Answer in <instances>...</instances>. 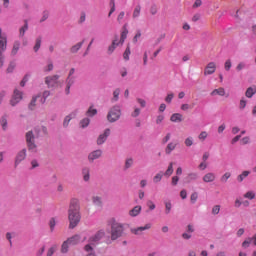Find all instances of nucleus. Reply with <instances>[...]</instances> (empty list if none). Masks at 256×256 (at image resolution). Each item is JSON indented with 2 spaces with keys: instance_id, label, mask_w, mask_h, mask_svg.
Masks as SVG:
<instances>
[{
  "instance_id": "f257e3e1",
  "label": "nucleus",
  "mask_w": 256,
  "mask_h": 256,
  "mask_svg": "<svg viewBox=\"0 0 256 256\" xmlns=\"http://www.w3.org/2000/svg\"><path fill=\"white\" fill-rule=\"evenodd\" d=\"M81 207L79 206V199L74 198L70 201L68 210L69 229H75L81 221Z\"/></svg>"
},
{
  "instance_id": "f03ea898",
  "label": "nucleus",
  "mask_w": 256,
  "mask_h": 256,
  "mask_svg": "<svg viewBox=\"0 0 256 256\" xmlns=\"http://www.w3.org/2000/svg\"><path fill=\"white\" fill-rule=\"evenodd\" d=\"M110 223H111L110 239L111 241H117V239L123 237L125 226L115 221V219H112Z\"/></svg>"
},
{
  "instance_id": "7ed1b4c3",
  "label": "nucleus",
  "mask_w": 256,
  "mask_h": 256,
  "mask_svg": "<svg viewBox=\"0 0 256 256\" xmlns=\"http://www.w3.org/2000/svg\"><path fill=\"white\" fill-rule=\"evenodd\" d=\"M119 119H121V107L113 106L107 114V120L109 123H115L116 121H119Z\"/></svg>"
},
{
  "instance_id": "20e7f679",
  "label": "nucleus",
  "mask_w": 256,
  "mask_h": 256,
  "mask_svg": "<svg viewBox=\"0 0 256 256\" xmlns=\"http://www.w3.org/2000/svg\"><path fill=\"white\" fill-rule=\"evenodd\" d=\"M26 144L29 151L37 153V144H35V135L33 134V131H28L26 133Z\"/></svg>"
},
{
  "instance_id": "39448f33",
  "label": "nucleus",
  "mask_w": 256,
  "mask_h": 256,
  "mask_svg": "<svg viewBox=\"0 0 256 256\" xmlns=\"http://www.w3.org/2000/svg\"><path fill=\"white\" fill-rule=\"evenodd\" d=\"M23 100V92L15 89L12 95V98L10 100V105L12 107H15V105H17L18 103H21V101Z\"/></svg>"
},
{
  "instance_id": "423d86ee",
  "label": "nucleus",
  "mask_w": 256,
  "mask_h": 256,
  "mask_svg": "<svg viewBox=\"0 0 256 256\" xmlns=\"http://www.w3.org/2000/svg\"><path fill=\"white\" fill-rule=\"evenodd\" d=\"M45 83L48 87H57L59 85V75L47 76Z\"/></svg>"
},
{
  "instance_id": "0eeeda50",
  "label": "nucleus",
  "mask_w": 256,
  "mask_h": 256,
  "mask_svg": "<svg viewBox=\"0 0 256 256\" xmlns=\"http://www.w3.org/2000/svg\"><path fill=\"white\" fill-rule=\"evenodd\" d=\"M215 71H217V64H215V62H209L204 68V75L205 77H207V75H213Z\"/></svg>"
},
{
  "instance_id": "6e6552de",
  "label": "nucleus",
  "mask_w": 256,
  "mask_h": 256,
  "mask_svg": "<svg viewBox=\"0 0 256 256\" xmlns=\"http://www.w3.org/2000/svg\"><path fill=\"white\" fill-rule=\"evenodd\" d=\"M151 229V224H146L145 226H140L138 228H131L130 232L133 235H143V231Z\"/></svg>"
},
{
  "instance_id": "1a4fd4ad",
  "label": "nucleus",
  "mask_w": 256,
  "mask_h": 256,
  "mask_svg": "<svg viewBox=\"0 0 256 256\" xmlns=\"http://www.w3.org/2000/svg\"><path fill=\"white\" fill-rule=\"evenodd\" d=\"M111 135V129L107 128L103 134H100L97 139V145H103L107 141V137Z\"/></svg>"
},
{
  "instance_id": "9d476101",
  "label": "nucleus",
  "mask_w": 256,
  "mask_h": 256,
  "mask_svg": "<svg viewBox=\"0 0 256 256\" xmlns=\"http://www.w3.org/2000/svg\"><path fill=\"white\" fill-rule=\"evenodd\" d=\"M25 157H27V149L24 148L17 153L16 159H15V165H19L21 161H25Z\"/></svg>"
},
{
  "instance_id": "9b49d317",
  "label": "nucleus",
  "mask_w": 256,
  "mask_h": 256,
  "mask_svg": "<svg viewBox=\"0 0 256 256\" xmlns=\"http://www.w3.org/2000/svg\"><path fill=\"white\" fill-rule=\"evenodd\" d=\"M7 50V36H4L0 28V51L5 52Z\"/></svg>"
},
{
  "instance_id": "f8f14e48",
  "label": "nucleus",
  "mask_w": 256,
  "mask_h": 256,
  "mask_svg": "<svg viewBox=\"0 0 256 256\" xmlns=\"http://www.w3.org/2000/svg\"><path fill=\"white\" fill-rule=\"evenodd\" d=\"M105 237V231L100 230L94 236L90 237V243H97V241H101Z\"/></svg>"
},
{
  "instance_id": "ddd939ff",
  "label": "nucleus",
  "mask_w": 256,
  "mask_h": 256,
  "mask_svg": "<svg viewBox=\"0 0 256 256\" xmlns=\"http://www.w3.org/2000/svg\"><path fill=\"white\" fill-rule=\"evenodd\" d=\"M103 155V151L101 150H95L93 152H91L88 155V161H90L91 163H93L95 161V159H99V157H101Z\"/></svg>"
},
{
  "instance_id": "4468645a",
  "label": "nucleus",
  "mask_w": 256,
  "mask_h": 256,
  "mask_svg": "<svg viewBox=\"0 0 256 256\" xmlns=\"http://www.w3.org/2000/svg\"><path fill=\"white\" fill-rule=\"evenodd\" d=\"M215 179H217V176H215V173L213 172H208L206 173L203 178L202 181L204 183H213V181H215Z\"/></svg>"
},
{
  "instance_id": "2eb2a0df",
  "label": "nucleus",
  "mask_w": 256,
  "mask_h": 256,
  "mask_svg": "<svg viewBox=\"0 0 256 256\" xmlns=\"http://www.w3.org/2000/svg\"><path fill=\"white\" fill-rule=\"evenodd\" d=\"M74 83H75L74 76H68L67 79H66V89H65L66 95H69V93H71V86Z\"/></svg>"
},
{
  "instance_id": "dca6fc26",
  "label": "nucleus",
  "mask_w": 256,
  "mask_h": 256,
  "mask_svg": "<svg viewBox=\"0 0 256 256\" xmlns=\"http://www.w3.org/2000/svg\"><path fill=\"white\" fill-rule=\"evenodd\" d=\"M175 149H177V142L175 141L169 142L165 148L166 155H171V153H173Z\"/></svg>"
},
{
  "instance_id": "f3484780",
  "label": "nucleus",
  "mask_w": 256,
  "mask_h": 256,
  "mask_svg": "<svg viewBox=\"0 0 256 256\" xmlns=\"http://www.w3.org/2000/svg\"><path fill=\"white\" fill-rule=\"evenodd\" d=\"M67 241L69 245H79V243H81V236L79 234H76L68 238Z\"/></svg>"
},
{
  "instance_id": "a211bd4d",
  "label": "nucleus",
  "mask_w": 256,
  "mask_h": 256,
  "mask_svg": "<svg viewBox=\"0 0 256 256\" xmlns=\"http://www.w3.org/2000/svg\"><path fill=\"white\" fill-rule=\"evenodd\" d=\"M251 243H253V245H256V234L253 235V237L247 238L243 243H242V247L244 249H247V247H249L251 245Z\"/></svg>"
},
{
  "instance_id": "6ab92c4d",
  "label": "nucleus",
  "mask_w": 256,
  "mask_h": 256,
  "mask_svg": "<svg viewBox=\"0 0 256 256\" xmlns=\"http://www.w3.org/2000/svg\"><path fill=\"white\" fill-rule=\"evenodd\" d=\"M172 123H181L183 121V115L181 113H174L170 117Z\"/></svg>"
},
{
  "instance_id": "aec40b11",
  "label": "nucleus",
  "mask_w": 256,
  "mask_h": 256,
  "mask_svg": "<svg viewBox=\"0 0 256 256\" xmlns=\"http://www.w3.org/2000/svg\"><path fill=\"white\" fill-rule=\"evenodd\" d=\"M29 30V22L24 20V25L19 29V37H25V33Z\"/></svg>"
},
{
  "instance_id": "412c9836",
  "label": "nucleus",
  "mask_w": 256,
  "mask_h": 256,
  "mask_svg": "<svg viewBox=\"0 0 256 256\" xmlns=\"http://www.w3.org/2000/svg\"><path fill=\"white\" fill-rule=\"evenodd\" d=\"M76 116H77V110L72 112L70 115L66 116L63 122L64 127H69V123L71 122V119H73V117H76Z\"/></svg>"
},
{
  "instance_id": "4be33fe9",
  "label": "nucleus",
  "mask_w": 256,
  "mask_h": 256,
  "mask_svg": "<svg viewBox=\"0 0 256 256\" xmlns=\"http://www.w3.org/2000/svg\"><path fill=\"white\" fill-rule=\"evenodd\" d=\"M216 95H219L220 97H225V88L220 87V88H218V89H214V90L211 92V96H212V97H215Z\"/></svg>"
},
{
  "instance_id": "5701e85b",
  "label": "nucleus",
  "mask_w": 256,
  "mask_h": 256,
  "mask_svg": "<svg viewBox=\"0 0 256 256\" xmlns=\"http://www.w3.org/2000/svg\"><path fill=\"white\" fill-rule=\"evenodd\" d=\"M250 174V171H243L241 174L237 176L238 183H243V181H245V179H247V177H249Z\"/></svg>"
},
{
  "instance_id": "b1692460",
  "label": "nucleus",
  "mask_w": 256,
  "mask_h": 256,
  "mask_svg": "<svg viewBox=\"0 0 256 256\" xmlns=\"http://www.w3.org/2000/svg\"><path fill=\"white\" fill-rule=\"evenodd\" d=\"M141 206H135L134 208H132L130 211H129V215L130 217H137V215H139L141 213Z\"/></svg>"
},
{
  "instance_id": "393cba45",
  "label": "nucleus",
  "mask_w": 256,
  "mask_h": 256,
  "mask_svg": "<svg viewBox=\"0 0 256 256\" xmlns=\"http://www.w3.org/2000/svg\"><path fill=\"white\" fill-rule=\"evenodd\" d=\"M199 179V175L195 172L188 173L186 177L187 183H191V181H197Z\"/></svg>"
},
{
  "instance_id": "a878e982",
  "label": "nucleus",
  "mask_w": 256,
  "mask_h": 256,
  "mask_svg": "<svg viewBox=\"0 0 256 256\" xmlns=\"http://www.w3.org/2000/svg\"><path fill=\"white\" fill-rule=\"evenodd\" d=\"M127 35H129V30H127V27H123V30L121 32V37H120V44L123 45L125 43V39H127Z\"/></svg>"
},
{
  "instance_id": "bb28decb",
  "label": "nucleus",
  "mask_w": 256,
  "mask_h": 256,
  "mask_svg": "<svg viewBox=\"0 0 256 256\" xmlns=\"http://www.w3.org/2000/svg\"><path fill=\"white\" fill-rule=\"evenodd\" d=\"M92 203L96 205V207H101V205H103V200L101 196H93Z\"/></svg>"
},
{
  "instance_id": "cd10ccee",
  "label": "nucleus",
  "mask_w": 256,
  "mask_h": 256,
  "mask_svg": "<svg viewBox=\"0 0 256 256\" xmlns=\"http://www.w3.org/2000/svg\"><path fill=\"white\" fill-rule=\"evenodd\" d=\"M256 93V87H249L247 90H246V97H248V99H251V97H253Z\"/></svg>"
},
{
  "instance_id": "c85d7f7f",
  "label": "nucleus",
  "mask_w": 256,
  "mask_h": 256,
  "mask_svg": "<svg viewBox=\"0 0 256 256\" xmlns=\"http://www.w3.org/2000/svg\"><path fill=\"white\" fill-rule=\"evenodd\" d=\"M134 162L135 161L133 160V158H127L124 164V171H127V169H131V167H133Z\"/></svg>"
},
{
  "instance_id": "c756f323",
  "label": "nucleus",
  "mask_w": 256,
  "mask_h": 256,
  "mask_svg": "<svg viewBox=\"0 0 256 256\" xmlns=\"http://www.w3.org/2000/svg\"><path fill=\"white\" fill-rule=\"evenodd\" d=\"M83 43H85V40H83L82 42H79L76 45L72 46L71 49H70L71 53H77V51H79V49H81V47H83Z\"/></svg>"
},
{
  "instance_id": "7c9ffc66",
  "label": "nucleus",
  "mask_w": 256,
  "mask_h": 256,
  "mask_svg": "<svg viewBox=\"0 0 256 256\" xmlns=\"http://www.w3.org/2000/svg\"><path fill=\"white\" fill-rule=\"evenodd\" d=\"M229 179H231V172H226L225 174H223L220 177V182L227 183V181H229Z\"/></svg>"
},
{
  "instance_id": "2f4dec72",
  "label": "nucleus",
  "mask_w": 256,
  "mask_h": 256,
  "mask_svg": "<svg viewBox=\"0 0 256 256\" xmlns=\"http://www.w3.org/2000/svg\"><path fill=\"white\" fill-rule=\"evenodd\" d=\"M139 15H141V6H140V5H137V6L134 8L132 17H133V19H137V17H139Z\"/></svg>"
},
{
  "instance_id": "473e14b6",
  "label": "nucleus",
  "mask_w": 256,
  "mask_h": 256,
  "mask_svg": "<svg viewBox=\"0 0 256 256\" xmlns=\"http://www.w3.org/2000/svg\"><path fill=\"white\" fill-rule=\"evenodd\" d=\"M69 240H66L62 243V246H61V253H67L69 251Z\"/></svg>"
},
{
  "instance_id": "72a5a7b5",
  "label": "nucleus",
  "mask_w": 256,
  "mask_h": 256,
  "mask_svg": "<svg viewBox=\"0 0 256 256\" xmlns=\"http://www.w3.org/2000/svg\"><path fill=\"white\" fill-rule=\"evenodd\" d=\"M37 97L38 96H35V97L32 98V100H31V102L28 106L30 111H35V107H37Z\"/></svg>"
},
{
  "instance_id": "f704fd0d",
  "label": "nucleus",
  "mask_w": 256,
  "mask_h": 256,
  "mask_svg": "<svg viewBox=\"0 0 256 256\" xmlns=\"http://www.w3.org/2000/svg\"><path fill=\"white\" fill-rule=\"evenodd\" d=\"M82 175H83L84 181H89L90 179L89 168H83Z\"/></svg>"
},
{
  "instance_id": "c9c22d12",
  "label": "nucleus",
  "mask_w": 256,
  "mask_h": 256,
  "mask_svg": "<svg viewBox=\"0 0 256 256\" xmlns=\"http://www.w3.org/2000/svg\"><path fill=\"white\" fill-rule=\"evenodd\" d=\"M19 47H21V43H19V41L14 42V45L12 48V55H17V52L19 51Z\"/></svg>"
},
{
  "instance_id": "e433bc0d",
  "label": "nucleus",
  "mask_w": 256,
  "mask_h": 256,
  "mask_svg": "<svg viewBox=\"0 0 256 256\" xmlns=\"http://www.w3.org/2000/svg\"><path fill=\"white\" fill-rule=\"evenodd\" d=\"M164 175L166 177H171V175H173V162H171L166 170V172L164 173Z\"/></svg>"
},
{
  "instance_id": "4c0bfd02",
  "label": "nucleus",
  "mask_w": 256,
  "mask_h": 256,
  "mask_svg": "<svg viewBox=\"0 0 256 256\" xmlns=\"http://www.w3.org/2000/svg\"><path fill=\"white\" fill-rule=\"evenodd\" d=\"M89 123H91V120L89 118H84L80 121V126L82 129H85V127H89Z\"/></svg>"
},
{
  "instance_id": "58836bf2",
  "label": "nucleus",
  "mask_w": 256,
  "mask_h": 256,
  "mask_svg": "<svg viewBox=\"0 0 256 256\" xmlns=\"http://www.w3.org/2000/svg\"><path fill=\"white\" fill-rule=\"evenodd\" d=\"M129 55H131V48L127 46L126 50L123 53V59L129 61Z\"/></svg>"
},
{
  "instance_id": "ea45409f",
  "label": "nucleus",
  "mask_w": 256,
  "mask_h": 256,
  "mask_svg": "<svg viewBox=\"0 0 256 256\" xmlns=\"http://www.w3.org/2000/svg\"><path fill=\"white\" fill-rule=\"evenodd\" d=\"M55 225H57V220H55V218H51L49 221V227H50L51 233L55 231Z\"/></svg>"
},
{
  "instance_id": "a19ab883",
  "label": "nucleus",
  "mask_w": 256,
  "mask_h": 256,
  "mask_svg": "<svg viewBox=\"0 0 256 256\" xmlns=\"http://www.w3.org/2000/svg\"><path fill=\"white\" fill-rule=\"evenodd\" d=\"M56 251H57V245H53L48 249L46 256H53L55 255Z\"/></svg>"
},
{
  "instance_id": "79ce46f5",
  "label": "nucleus",
  "mask_w": 256,
  "mask_h": 256,
  "mask_svg": "<svg viewBox=\"0 0 256 256\" xmlns=\"http://www.w3.org/2000/svg\"><path fill=\"white\" fill-rule=\"evenodd\" d=\"M39 49H41V37H38L36 39V43H35L34 48H33L35 53H37V51H39Z\"/></svg>"
},
{
  "instance_id": "37998d69",
  "label": "nucleus",
  "mask_w": 256,
  "mask_h": 256,
  "mask_svg": "<svg viewBox=\"0 0 256 256\" xmlns=\"http://www.w3.org/2000/svg\"><path fill=\"white\" fill-rule=\"evenodd\" d=\"M97 113V109L93 108V106H91L88 111L86 112V115H88V117H95V114Z\"/></svg>"
},
{
  "instance_id": "c03bdc74",
  "label": "nucleus",
  "mask_w": 256,
  "mask_h": 256,
  "mask_svg": "<svg viewBox=\"0 0 256 256\" xmlns=\"http://www.w3.org/2000/svg\"><path fill=\"white\" fill-rule=\"evenodd\" d=\"M207 137H209V134L207 133V131H202L199 135H198V139L200 141H205V139H207Z\"/></svg>"
},
{
  "instance_id": "a18cd8bd",
  "label": "nucleus",
  "mask_w": 256,
  "mask_h": 256,
  "mask_svg": "<svg viewBox=\"0 0 256 256\" xmlns=\"http://www.w3.org/2000/svg\"><path fill=\"white\" fill-rule=\"evenodd\" d=\"M245 199H254L255 198V192L253 191H248L244 194Z\"/></svg>"
},
{
  "instance_id": "49530a36",
  "label": "nucleus",
  "mask_w": 256,
  "mask_h": 256,
  "mask_svg": "<svg viewBox=\"0 0 256 256\" xmlns=\"http://www.w3.org/2000/svg\"><path fill=\"white\" fill-rule=\"evenodd\" d=\"M161 179H163V172L156 174L153 178V181L155 183H159L161 181Z\"/></svg>"
},
{
  "instance_id": "de8ad7c7",
  "label": "nucleus",
  "mask_w": 256,
  "mask_h": 256,
  "mask_svg": "<svg viewBox=\"0 0 256 256\" xmlns=\"http://www.w3.org/2000/svg\"><path fill=\"white\" fill-rule=\"evenodd\" d=\"M172 205L171 202H165V213L169 215L171 213Z\"/></svg>"
},
{
  "instance_id": "09e8293b",
  "label": "nucleus",
  "mask_w": 256,
  "mask_h": 256,
  "mask_svg": "<svg viewBox=\"0 0 256 256\" xmlns=\"http://www.w3.org/2000/svg\"><path fill=\"white\" fill-rule=\"evenodd\" d=\"M15 67H16V64L15 62H10L8 68H7V73H13V71H15Z\"/></svg>"
},
{
  "instance_id": "8fccbe9b",
  "label": "nucleus",
  "mask_w": 256,
  "mask_h": 256,
  "mask_svg": "<svg viewBox=\"0 0 256 256\" xmlns=\"http://www.w3.org/2000/svg\"><path fill=\"white\" fill-rule=\"evenodd\" d=\"M219 211H221V206H220V205H215V206L212 208V214H213V215H219Z\"/></svg>"
},
{
  "instance_id": "3c124183",
  "label": "nucleus",
  "mask_w": 256,
  "mask_h": 256,
  "mask_svg": "<svg viewBox=\"0 0 256 256\" xmlns=\"http://www.w3.org/2000/svg\"><path fill=\"white\" fill-rule=\"evenodd\" d=\"M158 11H159V8H157L156 5H152V6L150 7V14H151V15H157Z\"/></svg>"
},
{
  "instance_id": "603ef678",
  "label": "nucleus",
  "mask_w": 256,
  "mask_h": 256,
  "mask_svg": "<svg viewBox=\"0 0 256 256\" xmlns=\"http://www.w3.org/2000/svg\"><path fill=\"white\" fill-rule=\"evenodd\" d=\"M0 123L2 125V129L4 131L7 130V118L6 117H2Z\"/></svg>"
},
{
  "instance_id": "864d4df0",
  "label": "nucleus",
  "mask_w": 256,
  "mask_h": 256,
  "mask_svg": "<svg viewBox=\"0 0 256 256\" xmlns=\"http://www.w3.org/2000/svg\"><path fill=\"white\" fill-rule=\"evenodd\" d=\"M171 140V133H167L166 136L162 139V145H166L167 142Z\"/></svg>"
},
{
  "instance_id": "5fc2aeb1",
  "label": "nucleus",
  "mask_w": 256,
  "mask_h": 256,
  "mask_svg": "<svg viewBox=\"0 0 256 256\" xmlns=\"http://www.w3.org/2000/svg\"><path fill=\"white\" fill-rule=\"evenodd\" d=\"M231 67H232L231 60L230 59L226 60L224 64L225 71H230Z\"/></svg>"
},
{
  "instance_id": "6e6d98bb",
  "label": "nucleus",
  "mask_w": 256,
  "mask_h": 256,
  "mask_svg": "<svg viewBox=\"0 0 256 256\" xmlns=\"http://www.w3.org/2000/svg\"><path fill=\"white\" fill-rule=\"evenodd\" d=\"M184 143H185L186 147H191L193 145V138L192 137L186 138Z\"/></svg>"
},
{
  "instance_id": "4d7b16f0",
  "label": "nucleus",
  "mask_w": 256,
  "mask_h": 256,
  "mask_svg": "<svg viewBox=\"0 0 256 256\" xmlns=\"http://www.w3.org/2000/svg\"><path fill=\"white\" fill-rule=\"evenodd\" d=\"M141 115V109L135 108L134 111L131 113V117H139Z\"/></svg>"
},
{
  "instance_id": "13d9d810",
  "label": "nucleus",
  "mask_w": 256,
  "mask_h": 256,
  "mask_svg": "<svg viewBox=\"0 0 256 256\" xmlns=\"http://www.w3.org/2000/svg\"><path fill=\"white\" fill-rule=\"evenodd\" d=\"M53 62H50L46 67H44V72L49 73V71H53Z\"/></svg>"
},
{
  "instance_id": "bf43d9fd",
  "label": "nucleus",
  "mask_w": 256,
  "mask_h": 256,
  "mask_svg": "<svg viewBox=\"0 0 256 256\" xmlns=\"http://www.w3.org/2000/svg\"><path fill=\"white\" fill-rule=\"evenodd\" d=\"M47 19H49V12L48 11H44L42 18L40 19V23H43V21H47Z\"/></svg>"
},
{
  "instance_id": "052dcab7",
  "label": "nucleus",
  "mask_w": 256,
  "mask_h": 256,
  "mask_svg": "<svg viewBox=\"0 0 256 256\" xmlns=\"http://www.w3.org/2000/svg\"><path fill=\"white\" fill-rule=\"evenodd\" d=\"M115 49H117V46H115V42H112V44L108 47V54L111 55Z\"/></svg>"
},
{
  "instance_id": "680f3d73",
  "label": "nucleus",
  "mask_w": 256,
  "mask_h": 256,
  "mask_svg": "<svg viewBox=\"0 0 256 256\" xmlns=\"http://www.w3.org/2000/svg\"><path fill=\"white\" fill-rule=\"evenodd\" d=\"M245 107H247V101H245V99H241L239 104V109L243 110L245 109Z\"/></svg>"
},
{
  "instance_id": "e2e57ef3",
  "label": "nucleus",
  "mask_w": 256,
  "mask_h": 256,
  "mask_svg": "<svg viewBox=\"0 0 256 256\" xmlns=\"http://www.w3.org/2000/svg\"><path fill=\"white\" fill-rule=\"evenodd\" d=\"M173 97H175L173 93L168 94L165 98L166 103H171V101H173Z\"/></svg>"
},
{
  "instance_id": "0e129e2a",
  "label": "nucleus",
  "mask_w": 256,
  "mask_h": 256,
  "mask_svg": "<svg viewBox=\"0 0 256 256\" xmlns=\"http://www.w3.org/2000/svg\"><path fill=\"white\" fill-rule=\"evenodd\" d=\"M119 93H121V90H119V89H116L113 92L114 101H118L119 100Z\"/></svg>"
},
{
  "instance_id": "69168bd1",
  "label": "nucleus",
  "mask_w": 256,
  "mask_h": 256,
  "mask_svg": "<svg viewBox=\"0 0 256 256\" xmlns=\"http://www.w3.org/2000/svg\"><path fill=\"white\" fill-rule=\"evenodd\" d=\"M137 102L139 103V105L144 108L147 105V102L144 99L141 98H137Z\"/></svg>"
},
{
  "instance_id": "338daca9",
  "label": "nucleus",
  "mask_w": 256,
  "mask_h": 256,
  "mask_svg": "<svg viewBox=\"0 0 256 256\" xmlns=\"http://www.w3.org/2000/svg\"><path fill=\"white\" fill-rule=\"evenodd\" d=\"M147 207L150 209V211H153L155 209V203H153V201L149 200L147 202Z\"/></svg>"
},
{
  "instance_id": "774afa93",
  "label": "nucleus",
  "mask_w": 256,
  "mask_h": 256,
  "mask_svg": "<svg viewBox=\"0 0 256 256\" xmlns=\"http://www.w3.org/2000/svg\"><path fill=\"white\" fill-rule=\"evenodd\" d=\"M124 17H125V12H123V11L120 12L118 17H117L118 23H121V21H123Z\"/></svg>"
}]
</instances>
